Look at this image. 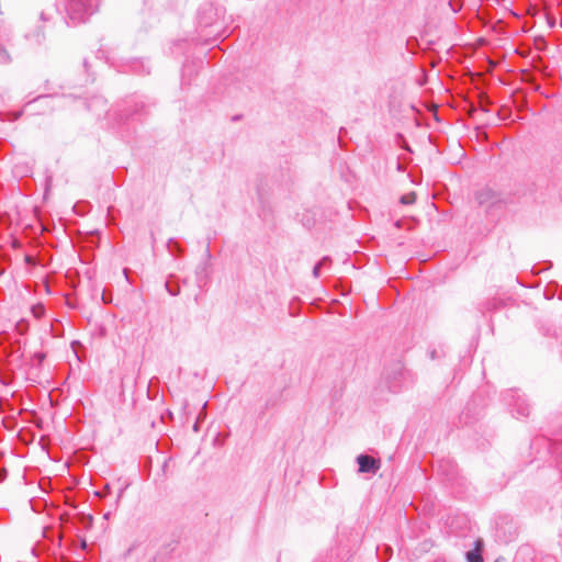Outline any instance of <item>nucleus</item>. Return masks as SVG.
Instances as JSON below:
<instances>
[{
  "label": "nucleus",
  "mask_w": 562,
  "mask_h": 562,
  "mask_svg": "<svg viewBox=\"0 0 562 562\" xmlns=\"http://www.w3.org/2000/svg\"><path fill=\"white\" fill-rule=\"evenodd\" d=\"M415 201H416L415 192L406 193V194L402 195V198H401V203H403L405 205H411V204L415 203Z\"/></svg>",
  "instance_id": "nucleus-6"
},
{
  "label": "nucleus",
  "mask_w": 562,
  "mask_h": 562,
  "mask_svg": "<svg viewBox=\"0 0 562 562\" xmlns=\"http://www.w3.org/2000/svg\"><path fill=\"white\" fill-rule=\"evenodd\" d=\"M519 414L521 416H528L529 415V408L527 406L521 408V411H519Z\"/></svg>",
  "instance_id": "nucleus-9"
},
{
  "label": "nucleus",
  "mask_w": 562,
  "mask_h": 562,
  "mask_svg": "<svg viewBox=\"0 0 562 562\" xmlns=\"http://www.w3.org/2000/svg\"><path fill=\"white\" fill-rule=\"evenodd\" d=\"M330 262V259L328 257H324L313 269V276L315 278L319 277V272H321V268L323 266H326L327 263Z\"/></svg>",
  "instance_id": "nucleus-7"
},
{
  "label": "nucleus",
  "mask_w": 562,
  "mask_h": 562,
  "mask_svg": "<svg viewBox=\"0 0 562 562\" xmlns=\"http://www.w3.org/2000/svg\"><path fill=\"white\" fill-rule=\"evenodd\" d=\"M450 5L452 7V11H457V10H458V9H456V8L453 7V2H452V1L450 2Z\"/></svg>",
  "instance_id": "nucleus-11"
},
{
  "label": "nucleus",
  "mask_w": 562,
  "mask_h": 562,
  "mask_svg": "<svg viewBox=\"0 0 562 562\" xmlns=\"http://www.w3.org/2000/svg\"><path fill=\"white\" fill-rule=\"evenodd\" d=\"M166 288H167L168 292H169L171 295H177V294H178V292H179L178 290H177V291H172V289H171V288H169V284H168V283H166Z\"/></svg>",
  "instance_id": "nucleus-10"
},
{
  "label": "nucleus",
  "mask_w": 562,
  "mask_h": 562,
  "mask_svg": "<svg viewBox=\"0 0 562 562\" xmlns=\"http://www.w3.org/2000/svg\"><path fill=\"white\" fill-rule=\"evenodd\" d=\"M10 61V55L7 50L0 46V64H8Z\"/></svg>",
  "instance_id": "nucleus-8"
},
{
  "label": "nucleus",
  "mask_w": 562,
  "mask_h": 562,
  "mask_svg": "<svg viewBox=\"0 0 562 562\" xmlns=\"http://www.w3.org/2000/svg\"><path fill=\"white\" fill-rule=\"evenodd\" d=\"M467 559L469 562H483V558L481 553L476 550L469 551L467 553Z\"/></svg>",
  "instance_id": "nucleus-5"
},
{
  "label": "nucleus",
  "mask_w": 562,
  "mask_h": 562,
  "mask_svg": "<svg viewBox=\"0 0 562 562\" xmlns=\"http://www.w3.org/2000/svg\"><path fill=\"white\" fill-rule=\"evenodd\" d=\"M31 312L35 318L40 319L45 315V306L41 303L35 304L32 306Z\"/></svg>",
  "instance_id": "nucleus-4"
},
{
  "label": "nucleus",
  "mask_w": 562,
  "mask_h": 562,
  "mask_svg": "<svg viewBox=\"0 0 562 562\" xmlns=\"http://www.w3.org/2000/svg\"><path fill=\"white\" fill-rule=\"evenodd\" d=\"M476 201L480 205L490 206L498 202V196L492 189L485 188L476 193Z\"/></svg>",
  "instance_id": "nucleus-3"
},
{
  "label": "nucleus",
  "mask_w": 562,
  "mask_h": 562,
  "mask_svg": "<svg viewBox=\"0 0 562 562\" xmlns=\"http://www.w3.org/2000/svg\"><path fill=\"white\" fill-rule=\"evenodd\" d=\"M99 7V0H68L67 13L74 24L85 22Z\"/></svg>",
  "instance_id": "nucleus-1"
},
{
  "label": "nucleus",
  "mask_w": 562,
  "mask_h": 562,
  "mask_svg": "<svg viewBox=\"0 0 562 562\" xmlns=\"http://www.w3.org/2000/svg\"><path fill=\"white\" fill-rule=\"evenodd\" d=\"M357 461L359 464V472L375 473L380 469V462L370 456L360 454L357 458Z\"/></svg>",
  "instance_id": "nucleus-2"
}]
</instances>
